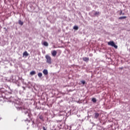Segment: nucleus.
<instances>
[{
  "mask_svg": "<svg viewBox=\"0 0 130 130\" xmlns=\"http://www.w3.org/2000/svg\"><path fill=\"white\" fill-rule=\"evenodd\" d=\"M126 16H122L119 17V20H122L123 19H126Z\"/></svg>",
  "mask_w": 130,
  "mask_h": 130,
  "instance_id": "11",
  "label": "nucleus"
},
{
  "mask_svg": "<svg viewBox=\"0 0 130 130\" xmlns=\"http://www.w3.org/2000/svg\"><path fill=\"white\" fill-rule=\"evenodd\" d=\"M57 54V52H56V50H53V51L52 52V55L53 56H55Z\"/></svg>",
  "mask_w": 130,
  "mask_h": 130,
  "instance_id": "3",
  "label": "nucleus"
},
{
  "mask_svg": "<svg viewBox=\"0 0 130 130\" xmlns=\"http://www.w3.org/2000/svg\"><path fill=\"white\" fill-rule=\"evenodd\" d=\"M100 15V12H95V13L94 14V15L96 16V17H98Z\"/></svg>",
  "mask_w": 130,
  "mask_h": 130,
  "instance_id": "8",
  "label": "nucleus"
},
{
  "mask_svg": "<svg viewBox=\"0 0 130 130\" xmlns=\"http://www.w3.org/2000/svg\"><path fill=\"white\" fill-rule=\"evenodd\" d=\"M108 45H110V46H113L116 49H117V45H115L114 42L113 41H110L108 43Z\"/></svg>",
  "mask_w": 130,
  "mask_h": 130,
  "instance_id": "2",
  "label": "nucleus"
},
{
  "mask_svg": "<svg viewBox=\"0 0 130 130\" xmlns=\"http://www.w3.org/2000/svg\"><path fill=\"white\" fill-rule=\"evenodd\" d=\"M45 58L46 59V62L47 63H48V64H51L52 63V61L51 59V57L48 55H46L45 56Z\"/></svg>",
  "mask_w": 130,
  "mask_h": 130,
  "instance_id": "1",
  "label": "nucleus"
},
{
  "mask_svg": "<svg viewBox=\"0 0 130 130\" xmlns=\"http://www.w3.org/2000/svg\"><path fill=\"white\" fill-rule=\"evenodd\" d=\"M83 60L84 61H86V62H88V61H89V58H88L87 57H83Z\"/></svg>",
  "mask_w": 130,
  "mask_h": 130,
  "instance_id": "5",
  "label": "nucleus"
},
{
  "mask_svg": "<svg viewBox=\"0 0 130 130\" xmlns=\"http://www.w3.org/2000/svg\"><path fill=\"white\" fill-rule=\"evenodd\" d=\"M39 118H40V119H41V120H43L44 117H43V115H41L39 116Z\"/></svg>",
  "mask_w": 130,
  "mask_h": 130,
  "instance_id": "15",
  "label": "nucleus"
},
{
  "mask_svg": "<svg viewBox=\"0 0 130 130\" xmlns=\"http://www.w3.org/2000/svg\"><path fill=\"white\" fill-rule=\"evenodd\" d=\"M92 102H93V103H96L97 100H96V99L95 98H93L92 99Z\"/></svg>",
  "mask_w": 130,
  "mask_h": 130,
  "instance_id": "14",
  "label": "nucleus"
},
{
  "mask_svg": "<svg viewBox=\"0 0 130 130\" xmlns=\"http://www.w3.org/2000/svg\"><path fill=\"white\" fill-rule=\"evenodd\" d=\"M43 45H44V46H48V43H47V42H44Z\"/></svg>",
  "mask_w": 130,
  "mask_h": 130,
  "instance_id": "12",
  "label": "nucleus"
},
{
  "mask_svg": "<svg viewBox=\"0 0 130 130\" xmlns=\"http://www.w3.org/2000/svg\"><path fill=\"white\" fill-rule=\"evenodd\" d=\"M43 73L44 75H48V71L47 70H44Z\"/></svg>",
  "mask_w": 130,
  "mask_h": 130,
  "instance_id": "6",
  "label": "nucleus"
},
{
  "mask_svg": "<svg viewBox=\"0 0 130 130\" xmlns=\"http://www.w3.org/2000/svg\"><path fill=\"white\" fill-rule=\"evenodd\" d=\"M73 29H74V30H78L79 27H78V26H77V25H75V26H74V27H73Z\"/></svg>",
  "mask_w": 130,
  "mask_h": 130,
  "instance_id": "13",
  "label": "nucleus"
},
{
  "mask_svg": "<svg viewBox=\"0 0 130 130\" xmlns=\"http://www.w3.org/2000/svg\"><path fill=\"white\" fill-rule=\"evenodd\" d=\"M99 115H100V114L99 113H95L94 118H95V119H97V118H98V117H99Z\"/></svg>",
  "mask_w": 130,
  "mask_h": 130,
  "instance_id": "4",
  "label": "nucleus"
},
{
  "mask_svg": "<svg viewBox=\"0 0 130 130\" xmlns=\"http://www.w3.org/2000/svg\"><path fill=\"white\" fill-rule=\"evenodd\" d=\"M120 16H121V15H124V13H122V10H120V12L119 14Z\"/></svg>",
  "mask_w": 130,
  "mask_h": 130,
  "instance_id": "17",
  "label": "nucleus"
},
{
  "mask_svg": "<svg viewBox=\"0 0 130 130\" xmlns=\"http://www.w3.org/2000/svg\"><path fill=\"white\" fill-rule=\"evenodd\" d=\"M28 55H29V54L28 53V52L27 51H25L23 53V56H28Z\"/></svg>",
  "mask_w": 130,
  "mask_h": 130,
  "instance_id": "7",
  "label": "nucleus"
},
{
  "mask_svg": "<svg viewBox=\"0 0 130 130\" xmlns=\"http://www.w3.org/2000/svg\"><path fill=\"white\" fill-rule=\"evenodd\" d=\"M43 130H46V128L45 126L43 127Z\"/></svg>",
  "mask_w": 130,
  "mask_h": 130,
  "instance_id": "19",
  "label": "nucleus"
},
{
  "mask_svg": "<svg viewBox=\"0 0 130 130\" xmlns=\"http://www.w3.org/2000/svg\"><path fill=\"white\" fill-rule=\"evenodd\" d=\"M38 77H39V78H41V77H42V73H38Z\"/></svg>",
  "mask_w": 130,
  "mask_h": 130,
  "instance_id": "16",
  "label": "nucleus"
},
{
  "mask_svg": "<svg viewBox=\"0 0 130 130\" xmlns=\"http://www.w3.org/2000/svg\"><path fill=\"white\" fill-rule=\"evenodd\" d=\"M119 70H123V67H121L119 68Z\"/></svg>",
  "mask_w": 130,
  "mask_h": 130,
  "instance_id": "20",
  "label": "nucleus"
},
{
  "mask_svg": "<svg viewBox=\"0 0 130 130\" xmlns=\"http://www.w3.org/2000/svg\"><path fill=\"white\" fill-rule=\"evenodd\" d=\"M18 24H19V25H21V26H23V25L24 24V22L23 21H21V20H19L18 21Z\"/></svg>",
  "mask_w": 130,
  "mask_h": 130,
  "instance_id": "9",
  "label": "nucleus"
},
{
  "mask_svg": "<svg viewBox=\"0 0 130 130\" xmlns=\"http://www.w3.org/2000/svg\"><path fill=\"white\" fill-rule=\"evenodd\" d=\"M81 83L82 84H83V85H85V84H86V81L82 80L81 81Z\"/></svg>",
  "mask_w": 130,
  "mask_h": 130,
  "instance_id": "18",
  "label": "nucleus"
},
{
  "mask_svg": "<svg viewBox=\"0 0 130 130\" xmlns=\"http://www.w3.org/2000/svg\"><path fill=\"white\" fill-rule=\"evenodd\" d=\"M36 72L34 71L30 72V75H31V76H34V75H36Z\"/></svg>",
  "mask_w": 130,
  "mask_h": 130,
  "instance_id": "10",
  "label": "nucleus"
}]
</instances>
